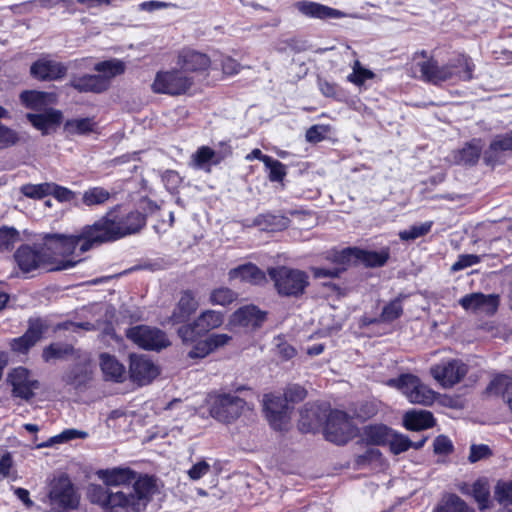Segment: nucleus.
<instances>
[{
    "label": "nucleus",
    "mask_w": 512,
    "mask_h": 512,
    "mask_svg": "<svg viewBox=\"0 0 512 512\" xmlns=\"http://www.w3.org/2000/svg\"><path fill=\"white\" fill-rule=\"evenodd\" d=\"M96 475L105 486L91 485L88 498L104 512H144L157 492L152 477L128 467L101 469Z\"/></svg>",
    "instance_id": "1"
},
{
    "label": "nucleus",
    "mask_w": 512,
    "mask_h": 512,
    "mask_svg": "<svg viewBox=\"0 0 512 512\" xmlns=\"http://www.w3.org/2000/svg\"><path fill=\"white\" fill-rule=\"evenodd\" d=\"M120 206L110 209L103 217L93 223L95 239L107 243L139 232L146 223V217L139 211L120 213Z\"/></svg>",
    "instance_id": "2"
},
{
    "label": "nucleus",
    "mask_w": 512,
    "mask_h": 512,
    "mask_svg": "<svg viewBox=\"0 0 512 512\" xmlns=\"http://www.w3.org/2000/svg\"><path fill=\"white\" fill-rule=\"evenodd\" d=\"M418 66L422 79L434 85L453 79L469 81L473 78L474 64L465 55H459L442 66L432 58L418 63Z\"/></svg>",
    "instance_id": "3"
},
{
    "label": "nucleus",
    "mask_w": 512,
    "mask_h": 512,
    "mask_svg": "<svg viewBox=\"0 0 512 512\" xmlns=\"http://www.w3.org/2000/svg\"><path fill=\"white\" fill-rule=\"evenodd\" d=\"M15 261L23 273L37 269L46 271H62L73 268L81 260H61L56 262L51 254V248L44 245H21L14 254Z\"/></svg>",
    "instance_id": "4"
},
{
    "label": "nucleus",
    "mask_w": 512,
    "mask_h": 512,
    "mask_svg": "<svg viewBox=\"0 0 512 512\" xmlns=\"http://www.w3.org/2000/svg\"><path fill=\"white\" fill-rule=\"evenodd\" d=\"M94 70L99 74L73 76L70 86L79 92L102 93L109 88L113 77L124 73L125 64L120 60H108L97 63Z\"/></svg>",
    "instance_id": "5"
},
{
    "label": "nucleus",
    "mask_w": 512,
    "mask_h": 512,
    "mask_svg": "<svg viewBox=\"0 0 512 512\" xmlns=\"http://www.w3.org/2000/svg\"><path fill=\"white\" fill-rule=\"evenodd\" d=\"M91 229H94L93 224L82 227L79 232L72 235H48L45 244L51 248V251L57 250L63 256L74 253L78 245L79 251L85 253L94 246L102 244L100 240L94 238L97 233Z\"/></svg>",
    "instance_id": "6"
},
{
    "label": "nucleus",
    "mask_w": 512,
    "mask_h": 512,
    "mask_svg": "<svg viewBox=\"0 0 512 512\" xmlns=\"http://www.w3.org/2000/svg\"><path fill=\"white\" fill-rule=\"evenodd\" d=\"M268 274L277 292L282 296L298 297L309 284V276L304 271L286 266L269 268Z\"/></svg>",
    "instance_id": "7"
},
{
    "label": "nucleus",
    "mask_w": 512,
    "mask_h": 512,
    "mask_svg": "<svg viewBox=\"0 0 512 512\" xmlns=\"http://www.w3.org/2000/svg\"><path fill=\"white\" fill-rule=\"evenodd\" d=\"M210 414L220 422L230 423L243 412L244 399L232 393H217L210 396Z\"/></svg>",
    "instance_id": "8"
},
{
    "label": "nucleus",
    "mask_w": 512,
    "mask_h": 512,
    "mask_svg": "<svg viewBox=\"0 0 512 512\" xmlns=\"http://www.w3.org/2000/svg\"><path fill=\"white\" fill-rule=\"evenodd\" d=\"M388 385L398 388L411 403L430 405L433 403L434 392L424 385L420 379L411 374L401 375L397 379H390Z\"/></svg>",
    "instance_id": "9"
},
{
    "label": "nucleus",
    "mask_w": 512,
    "mask_h": 512,
    "mask_svg": "<svg viewBox=\"0 0 512 512\" xmlns=\"http://www.w3.org/2000/svg\"><path fill=\"white\" fill-rule=\"evenodd\" d=\"M193 85V78L186 75L183 70L158 72L152 83L155 93L181 95L186 93Z\"/></svg>",
    "instance_id": "10"
},
{
    "label": "nucleus",
    "mask_w": 512,
    "mask_h": 512,
    "mask_svg": "<svg viewBox=\"0 0 512 512\" xmlns=\"http://www.w3.org/2000/svg\"><path fill=\"white\" fill-rule=\"evenodd\" d=\"M50 504L57 512H67L77 508L79 497L67 476L54 480L49 492Z\"/></svg>",
    "instance_id": "11"
},
{
    "label": "nucleus",
    "mask_w": 512,
    "mask_h": 512,
    "mask_svg": "<svg viewBox=\"0 0 512 512\" xmlns=\"http://www.w3.org/2000/svg\"><path fill=\"white\" fill-rule=\"evenodd\" d=\"M324 435L332 443L346 444L354 435V426L349 416L343 411H331L325 422Z\"/></svg>",
    "instance_id": "12"
},
{
    "label": "nucleus",
    "mask_w": 512,
    "mask_h": 512,
    "mask_svg": "<svg viewBox=\"0 0 512 512\" xmlns=\"http://www.w3.org/2000/svg\"><path fill=\"white\" fill-rule=\"evenodd\" d=\"M126 336L146 350H161L170 345L166 334L158 328L137 325L127 329Z\"/></svg>",
    "instance_id": "13"
},
{
    "label": "nucleus",
    "mask_w": 512,
    "mask_h": 512,
    "mask_svg": "<svg viewBox=\"0 0 512 512\" xmlns=\"http://www.w3.org/2000/svg\"><path fill=\"white\" fill-rule=\"evenodd\" d=\"M430 372L444 388H450L465 377L468 368L462 361L453 359L432 366Z\"/></svg>",
    "instance_id": "14"
},
{
    "label": "nucleus",
    "mask_w": 512,
    "mask_h": 512,
    "mask_svg": "<svg viewBox=\"0 0 512 512\" xmlns=\"http://www.w3.org/2000/svg\"><path fill=\"white\" fill-rule=\"evenodd\" d=\"M47 329L48 325L45 320L41 318H30L28 320V328L26 332L22 336L14 338L11 341V349L17 353H27L37 342L41 340Z\"/></svg>",
    "instance_id": "15"
},
{
    "label": "nucleus",
    "mask_w": 512,
    "mask_h": 512,
    "mask_svg": "<svg viewBox=\"0 0 512 512\" xmlns=\"http://www.w3.org/2000/svg\"><path fill=\"white\" fill-rule=\"evenodd\" d=\"M288 403L285 398L275 394H266L263 406L270 425L275 430H283L288 423Z\"/></svg>",
    "instance_id": "16"
},
{
    "label": "nucleus",
    "mask_w": 512,
    "mask_h": 512,
    "mask_svg": "<svg viewBox=\"0 0 512 512\" xmlns=\"http://www.w3.org/2000/svg\"><path fill=\"white\" fill-rule=\"evenodd\" d=\"M8 382L12 386L13 396L29 401L34 397V390L39 388V382L30 377L29 371L24 367L13 369L8 375Z\"/></svg>",
    "instance_id": "17"
},
{
    "label": "nucleus",
    "mask_w": 512,
    "mask_h": 512,
    "mask_svg": "<svg viewBox=\"0 0 512 512\" xmlns=\"http://www.w3.org/2000/svg\"><path fill=\"white\" fill-rule=\"evenodd\" d=\"M67 73V67L55 60L43 57L35 61L30 67L33 78L41 81H54L63 78Z\"/></svg>",
    "instance_id": "18"
},
{
    "label": "nucleus",
    "mask_w": 512,
    "mask_h": 512,
    "mask_svg": "<svg viewBox=\"0 0 512 512\" xmlns=\"http://www.w3.org/2000/svg\"><path fill=\"white\" fill-rule=\"evenodd\" d=\"M459 304L465 310H473L492 315L498 308V296L484 295L482 293H472L465 295L459 300Z\"/></svg>",
    "instance_id": "19"
},
{
    "label": "nucleus",
    "mask_w": 512,
    "mask_h": 512,
    "mask_svg": "<svg viewBox=\"0 0 512 512\" xmlns=\"http://www.w3.org/2000/svg\"><path fill=\"white\" fill-rule=\"evenodd\" d=\"M266 314L254 305H247L236 310L231 316V324L250 329L259 328L265 321Z\"/></svg>",
    "instance_id": "20"
},
{
    "label": "nucleus",
    "mask_w": 512,
    "mask_h": 512,
    "mask_svg": "<svg viewBox=\"0 0 512 512\" xmlns=\"http://www.w3.org/2000/svg\"><path fill=\"white\" fill-rule=\"evenodd\" d=\"M326 419L325 411L318 405L307 403L300 412L299 429L302 432H314L326 422Z\"/></svg>",
    "instance_id": "21"
},
{
    "label": "nucleus",
    "mask_w": 512,
    "mask_h": 512,
    "mask_svg": "<svg viewBox=\"0 0 512 512\" xmlns=\"http://www.w3.org/2000/svg\"><path fill=\"white\" fill-rule=\"evenodd\" d=\"M130 373L134 381L144 384L158 375V369L149 359L143 356H132Z\"/></svg>",
    "instance_id": "22"
},
{
    "label": "nucleus",
    "mask_w": 512,
    "mask_h": 512,
    "mask_svg": "<svg viewBox=\"0 0 512 512\" xmlns=\"http://www.w3.org/2000/svg\"><path fill=\"white\" fill-rule=\"evenodd\" d=\"M228 277L229 280L239 279L254 285L266 282L265 273L253 263H246L231 269L228 273Z\"/></svg>",
    "instance_id": "23"
},
{
    "label": "nucleus",
    "mask_w": 512,
    "mask_h": 512,
    "mask_svg": "<svg viewBox=\"0 0 512 512\" xmlns=\"http://www.w3.org/2000/svg\"><path fill=\"white\" fill-rule=\"evenodd\" d=\"M296 8L303 15L313 18L328 19L343 16V13L337 9L312 1H299L296 3Z\"/></svg>",
    "instance_id": "24"
},
{
    "label": "nucleus",
    "mask_w": 512,
    "mask_h": 512,
    "mask_svg": "<svg viewBox=\"0 0 512 512\" xmlns=\"http://www.w3.org/2000/svg\"><path fill=\"white\" fill-rule=\"evenodd\" d=\"M178 63L185 73L205 71L211 64L207 55L194 50L183 51L179 55Z\"/></svg>",
    "instance_id": "25"
},
{
    "label": "nucleus",
    "mask_w": 512,
    "mask_h": 512,
    "mask_svg": "<svg viewBox=\"0 0 512 512\" xmlns=\"http://www.w3.org/2000/svg\"><path fill=\"white\" fill-rule=\"evenodd\" d=\"M198 306L199 304L193 293L189 290L184 291L170 318L173 323H182L197 310Z\"/></svg>",
    "instance_id": "26"
},
{
    "label": "nucleus",
    "mask_w": 512,
    "mask_h": 512,
    "mask_svg": "<svg viewBox=\"0 0 512 512\" xmlns=\"http://www.w3.org/2000/svg\"><path fill=\"white\" fill-rule=\"evenodd\" d=\"M100 367L106 380L122 382L125 379V367L114 356L102 353Z\"/></svg>",
    "instance_id": "27"
},
{
    "label": "nucleus",
    "mask_w": 512,
    "mask_h": 512,
    "mask_svg": "<svg viewBox=\"0 0 512 512\" xmlns=\"http://www.w3.org/2000/svg\"><path fill=\"white\" fill-rule=\"evenodd\" d=\"M20 100L29 109L42 110L46 106L53 104L56 96L53 93L29 90L23 91L20 94Z\"/></svg>",
    "instance_id": "28"
},
{
    "label": "nucleus",
    "mask_w": 512,
    "mask_h": 512,
    "mask_svg": "<svg viewBox=\"0 0 512 512\" xmlns=\"http://www.w3.org/2000/svg\"><path fill=\"white\" fill-rule=\"evenodd\" d=\"M62 113L59 110L49 109L43 114H27V119L31 124L42 132L43 135L49 133L52 125H58L62 121Z\"/></svg>",
    "instance_id": "29"
},
{
    "label": "nucleus",
    "mask_w": 512,
    "mask_h": 512,
    "mask_svg": "<svg viewBox=\"0 0 512 512\" xmlns=\"http://www.w3.org/2000/svg\"><path fill=\"white\" fill-rule=\"evenodd\" d=\"M91 369L89 363H78L74 365L63 376V381L76 389L85 387L91 380Z\"/></svg>",
    "instance_id": "30"
},
{
    "label": "nucleus",
    "mask_w": 512,
    "mask_h": 512,
    "mask_svg": "<svg viewBox=\"0 0 512 512\" xmlns=\"http://www.w3.org/2000/svg\"><path fill=\"white\" fill-rule=\"evenodd\" d=\"M433 512H476L475 509L469 506L465 500L455 493L445 494L437 505L434 507Z\"/></svg>",
    "instance_id": "31"
},
{
    "label": "nucleus",
    "mask_w": 512,
    "mask_h": 512,
    "mask_svg": "<svg viewBox=\"0 0 512 512\" xmlns=\"http://www.w3.org/2000/svg\"><path fill=\"white\" fill-rule=\"evenodd\" d=\"M404 425L408 430L419 431L430 428L434 425V418L431 412L409 411L404 415Z\"/></svg>",
    "instance_id": "32"
},
{
    "label": "nucleus",
    "mask_w": 512,
    "mask_h": 512,
    "mask_svg": "<svg viewBox=\"0 0 512 512\" xmlns=\"http://www.w3.org/2000/svg\"><path fill=\"white\" fill-rule=\"evenodd\" d=\"M482 146L477 140L466 143L465 146L453 154V161L459 165H474L478 162Z\"/></svg>",
    "instance_id": "33"
},
{
    "label": "nucleus",
    "mask_w": 512,
    "mask_h": 512,
    "mask_svg": "<svg viewBox=\"0 0 512 512\" xmlns=\"http://www.w3.org/2000/svg\"><path fill=\"white\" fill-rule=\"evenodd\" d=\"M70 356L79 357L78 351L72 345L62 342L51 343L42 352V358L45 362L62 360Z\"/></svg>",
    "instance_id": "34"
},
{
    "label": "nucleus",
    "mask_w": 512,
    "mask_h": 512,
    "mask_svg": "<svg viewBox=\"0 0 512 512\" xmlns=\"http://www.w3.org/2000/svg\"><path fill=\"white\" fill-rule=\"evenodd\" d=\"M224 322V313L212 309L202 311L195 319V326H198L203 334L220 327Z\"/></svg>",
    "instance_id": "35"
},
{
    "label": "nucleus",
    "mask_w": 512,
    "mask_h": 512,
    "mask_svg": "<svg viewBox=\"0 0 512 512\" xmlns=\"http://www.w3.org/2000/svg\"><path fill=\"white\" fill-rule=\"evenodd\" d=\"M491 393L502 395L512 412V380L504 375L495 377L487 387Z\"/></svg>",
    "instance_id": "36"
},
{
    "label": "nucleus",
    "mask_w": 512,
    "mask_h": 512,
    "mask_svg": "<svg viewBox=\"0 0 512 512\" xmlns=\"http://www.w3.org/2000/svg\"><path fill=\"white\" fill-rule=\"evenodd\" d=\"M253 224L263 230H283L289 224V219L281 215L261 214L254 220Z\"/></svg>",
    "instance_id": "37"
},
{
    "label": "nucleus",
    "mask_w": 512,
    "mask_h": 512,
    "mask_svg": "<svg viewBox=\"0 0 512 512\" xmlns=\"http://www.w3.org/2000/svg\"><path fill=\"white\" fill-rule=\"evenodd\" d=\"M216 153L213 149L208 146H201L191 156V165L196 169H202L210 172L211 163L217 164L214 158Z\"/></svg>",
    "instance_id": "38"
},
{
    "label": "nucleus",
    "mask_w": 512,
    "mask_h": 512,
    "mask_svg": "<svg viewBox=\"0 0 512 512\" xmlns=\"http://www.w3.org/2000/svg\"><path fill=\"white\" fill-rule=\"evenodd\" d=\"M392 430L385 425H370L364 429V436L368 443L374 445L387 444Z\"/></svg>",
    "instance_id": "39"
},
{
    "label": "nucleus",
    "mask_w": 512,
    "mask_h": 512,
    "mask_svg": "<svg viewBox=\"0 0 512 512\" xmlns=\"http://www.w3.org/2000/svg\"><path fill=\"white\" fill-rule=\"evenodd\" d=\"M359 262L364 263L369 267H381L385 265L389 259V251H366L359 249Z\"/></svg>",
    "instance_id": "40"
},
{
    "label": "nucleus",
    "mask_w": 512,
    "mask_h": 512,
    "mask_svg": "<svg viewBox=\"0 0 512 512\" xmlns=\"http://www.w3.org/2000/svg\"><path fill=\"white\" fill-rule=\"evenodd\" d=\"M472 496L477 502L479 510L483 511L489 508L490 490L487 481L476 480L472 485Z\"/></svg>",
    "instance_id": "41"
},
{
    "label": "nucleus",
    "mask_w": 512,
    "mask_h": 512,
    "mask_svg": "<svg viewBox=\"0 0 512 512\" xmlns=\"http://www.w3.org/2000/svg\"><path fill=\"white\" fill-rule=\"evenodd\" d=\"M236 299L237 293L228 287L215 288L209 295V302L212 305L228 306Z\"/></svg>",
    "instance_id": "42"
},
{
    "label": "nucleus",
    "mask_w": 512,
    "mask_h": 512,
    "mask_svg": "<svg viewBox=\"0 0 512 512\" xmlns=\"http://www.w3.org/2000/svg\"><path fill=\"white\" fill-rule=\"evenodd\" d=\"M110 198V193L102 187H93L86 190L82 195V202L86 206H96L106 203Z\"/></svg>",
    "instance_id": "43"
},
{
    "label": "nucleus",
    "mask_w": 512,
    "mask_h": 512,
    "mask_svg": "<svg viewBox=\"0 0 512 512\" xmlns=\"http://www.w3.org/2000/svg\"><path fill=\"white\" fill-rule=\"evenodd\" d=\"M359 248L348 247L341 251H334L332 253V261L338 265H341L340 268H345V266L350 264H356L359 262Z\"/></svg>",
    "instance_id": "44"
},
{
    "label": "nucleus",
    "mask_w": 512,
    "mask_h": 512,
    "mask_svg": "<svg viewBox=\"0 0 512 512\" xmlns=\"http://www.w3.org/2000/svg\"><path fill=\"white\" fill-rule=\"evenodd\" d=\"M88 437V433L85 431L77 430V429H66L62 431L59 435L51 437L48 441L43 444L38 445V447H50L56 443H64L73 439H85Z\"/></svg>",
    "instance_id": "45"
},
{
    "label": "nucleus",
    "mask_w": 512,
    "mask_h": 512,
    "mask_svg": "<svg viewBox=\"0 0 512 512\" xmlns=\"http://www.w3.org/2000/svg\"><path fill=\"white\" fill-rule=\"evenodd\" d=\"M432 221H427L419 225H413L406 230L399 232V238L402 241H413L419 237L425 236L431 230Z\"/></svg>",
    "instance_id": "46"
},
{
    "label": "nucleus",
    "mask_w": 512,
    "mask_h": 512,
    "mask_svg": "<svg viewBox=\"0 0 512 512\" xmlns=\"http://www.w3.org/2000/svg\"><path fill=\"white\" fill-rule=\"evenodd\" d=\"M494 496L501 505H512V481L499 480L494 489Z\"/></svg>",
    "instance_id": "47"
},
{
    "label": "nucleus",
    "mask_w": 512,
    "mask_h": 512,
    "mask_svg": "<svg viewBox=\"0 0 512 512\" xmlns=\"http://www.w3.org/2000/svg\"><path fill=\"white\" fill-rule=\"evenodd\" d=\"M50 183L25 184L21 186L20 191L23 195L31 199H42L50 195Z\"/></svg>",
    "instance_id": "48"
},
{
    "label": "nucleus",
    "mask_w": 512,
    "mask_h": 512,
    "mask_svg": "<svg viewBox=\"0 0 512 512\" xmlns=\"http://www.w3.org/2000/svg\"><path fill=\"white\" fill-rule=\"evenodd\" d=\"M177 334L184 344H192L204 335L198 326H195V320L191 323L180 326Z\"/></svg>",
    "instance_id": "49"
},
{
    "label": "nucleus",
    "mask_w": 512,
    "mask_h": 512,
    "mask_svg": "<svg viewBox=\"0 0 512 512\" xmlns=\"http://www.w3.org/2000/svg\"><path fill=\"white\" fill-rule=\"evenodd\" d=\"M387 444H389L391 452L395 455L407 451L412 447V441L408 437L394 433L393 431L391 432Z\"/></svg>",
    "instance_id": "50"
},
{
    "label": "nucleus",
    "mask_w": 512,
    "mask_h": 512,
    "mask_svg": "<svg viewBox=\"0 0 512 512\" xmlns=\"http://www.w3.org/2000/svg\"><path fill=\"white\" fill-rule=\"evenodd\" d=\"M266 168L269 169V180L272 182H280L286 176V166L272 157L265 159Z\"/></svg>",
    "instance_id": "51"
},
{
    "label": "nucleus",
    "mask_w": 512,
    "mask_h": 512,
    "mask_svg": "<svg viewBox=\"0 0 512 512\" xmlns=\"http://www.w3.org/2000/svg\"><path fill=\"white\" fill-rule=\"evenodd\" d=\"M374 73L361 66L359 60H356L353 64V73L348 76V81L361 86L367 79H372Z\"/></svg>",
    "instance_id": "52"
},
{
    "label": "nucleus",
    "mask_w": 512,
    "mask_h": 512,
    "mask_svg": "<svg viewBox=\"0 0 512 512\" xmlns=\"http://www.w3.org/2000/svg\"><path fill=\"white\" fill-rule=\"evenodd\" d=\"M19 239V233L14 228H0V251H9Z\"/></svg>",
    "instance_id": "53"
},
{
    "label": "nucleus",
    "mask_w": 512,
    "mask_h": 512,
    "mask_svg": "<svg viewBox=\"0 0 512 512\" xmlns=\"http://www.w3.org/2000/svg\"><path fill=\"white\" fill-rule=\"evenodd\" d=\"M403 312V308L401 305V299L398 297L394 300H392L390 303H388L386 306H384L382 310L381 317L384 321L391 322L398 317Z\"/></svg>",
    "instance_id": "54"
},
{
    "label": "nucleus",
    "mask_w": 512,
    "mask_h": 512,
    "mask_svg": "<svg viewBox=\"0 0 512 512\" xmlns=\"http://www.w3.org/2000/svg\"><path fill=\"white\" fill-rule=\"evenodd\" d=\"M65 127L70 132L84 134L93 130V122L89 118L74 119L67 121Z\"/></svg>",
    "instance_id": "55"
},
{
    "label": "nucleus",
    "mask_w": 512,
    "mask_h": 512,
    "mask_svg": "<svg viewBox=\"0 0 512 512\" xmlns=\"http://www.w3.org/2000/svg\"><path fill=\"white\" fill-rule=\"evenodd\" d=\"M306 390L300 385L288 386L284 392V398L287 403H297L306 397Z\"/></svg>",
    "instance_id": "56"
},
{
    "label": "nucleus",
    "mask_w": 512,
    "mask_h": 512,
    "mask_svg": "<svg viewBox=\"0 0 512 512\" xmlns=\"http://www.w3.org/2000/svg\"><path fill=\"white\" fill-rule=\"evenodd\" d=\"M17 133L5 125H0V149L12 146L18 142Z\"/></svg>",
    "instance_id": "57"
},
{
    "label": "nucleus",
    "mask_w": 512,
    "mask_h": 512,
    "mask_svg": "<svg viewBox=\"0 0 512 512\" xmlns=\"http://www.w3.org/2000/svg\"><path fill=\"white\" fill-rule=\"evenodd\" d=\"M433 447L434 452L441 455L452 453L454 448L452 441L445 435L437 436L434 440Z\"/></svg>",
    "instance_id": "58"
},
{
    "label": "nucleus",
    "mask_w": 512,
    "mask_h": 512,
    "mask_svg": "<svg viewBox=\"0 0 512 512\" xmlns=\"http://www.w3.org/2000/svg\"><path fill=\"white\" fill-rule=\"evenodd\" d=\"M275 346L278 355L285 361L292 359L296 355V350L281 337L275 338Z\"/></svg>",
    "instance_id": "59"
},
{
    "label": "nucleus",
    "mask_w": 512,
    "mask_h": 512,
    "mask_svg": "<svg viewBox=\"0 0 512 512\" xmlns=\"http://www.w3.org/2000/svg\"><path fill=\"white\" fill-rule=\"evenodd\" d=\"M490 455H491V450H490L489 446L484 445V444H480V445L473 444L470 447V453H469L468 460L471 463H475V462H478L482 459L489 457Z\"/></svg>",
    "instance_id": "60"
},
{
    "label": "nucleus",
    "mask_w": 512,
    "mask_h": 512,
    "mask_svg": "<svg viewBox=\"0 0 512 512\" xmlns=\"http://www.w3.org/2000/svg\"><path fill=\"white\" fill-rule=\"evenodd\" d=\"M480 262V257L474 254H463L458 257V260L452 265L451 270L456 272L471 267Z\"/></svg>",
    "instance_id": "61"
},
{
    "label": "nucleus",
    "mask_w": 512,
    "mask_h": 512,
    "mask_svg": "<svg viewBox=\"0 0 512 512\" xmlns=\"http://www.w3.org/2000/svg\"><path fill=\"white\" fill-rule=\"evenodd\" d=\"M493 151L512 150V131L504 135L497 136L490 144Z\"/></svg>",
    "instance_id": "62"
},
{
    "label": "nucleus",
    "mask_w": 512,
    "mask_h": 512,
    "mask_svg": "<svg viewBox=\"0 0 512 512\" xmlns=\"http://www.w3.org/2000/svg\"><path fill=\"white\" fill-rule=\"evenodd\" d=\"M195 345L188 352V357L192 359H202L208 356L211 352L206 339L194 342Z\"/></svg>",
    "instance_id": "63"
},
{
    "label": "nucleus",
    "mask_w": 512,
    "mask_h": 512,
    "mask_svg": "<svg viewBox=\"0 0 512 512\" xmlns=\"http://www.w3.org/2000/svg\"><path fill=\"white\" fill-rule=\"evenodd\" d=\"M52 186L50 190V195H53L57 200L61 202L71 201L75 197V193L68 188L59 186L55 183H50Z\"/></svg>",
    "instance_id": "64"
}]
</instances>
